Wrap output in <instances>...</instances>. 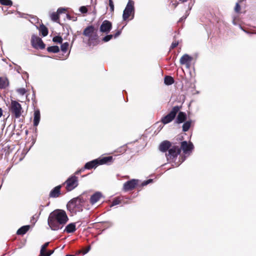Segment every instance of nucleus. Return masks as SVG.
I'll return each instance as SVG.
<instances>
[{
  "mask_svg": "<svg viewBox=\"0 0 256 256\" xmlns=\"http://www.w3.org/2000/svg\"><path fill=\"white\" fill-rule=\"evenodd\" d=\"M68 220L66 212L62 210L56 209L51 212L48 219V224L52 230L62 229Z\"/></svg>",
  "mask_w": 256,
  "mask_h": 256,
  "instance_id": "nucleus-1",
  "label": "nucleus"
},
{
  "mask_svg": "<svg viewBox=\"0 0 256 256\" xmlns=\"http://www.w3.org/2000/svg\"><path fill=\"white\" fill-rule=\"evenodd\" d=\"M134 4V2L133 0H128L123 12L122 19L124 20H126L130 16H132L131 20L134 18L135 12Z\"/></svg>",
  "mask_w": 256,
  "mask_h": 256,
  "instance_id": "nucleus-2",
  "label": "nucleus"
},
{
  "mask_svg": "<svg viewBox=\"0 0 256 256\" xmlns=\"http://www.w3.org/2000/svg\"><path fill=\"white\" fill-rule=\"evenodd\" d=\"M97 30L98 29L96 28L94 26L90 25L84 28L82 34L88 38L89 40H97L98 38Z\"/></svg>",
  "mask_w": 256,
  "mask_h": 256,
  "instance_id": "nucleus-3",
  "label": "nucleus"
},
{
  "mask_svg": "<svg viewBox=\"0 0 256 256\" xmlns=\"http://www.w3.org/2000/svg\"><path fill=\"white\" fill-rule=\"evenodd\" d=\"M165 155L168 162L176 159L181 152V148L177 146H172Z\"/></svg>",
  "mask_w": 256,
  "mask_h": 256,
  "instance_id": "nucleus-4",
  "label": "nucleus"
},
{
  "mask_svg": "<svg viewBox=\"0 0 256 256\" xmlns=\"http://www.w3.org/2000/svg\"><path fill=\"white\" fill-rule=\"evenodd\" d=\"M180 108V106H176L172 108L171 111L166 116H164L161 122L164 124H167L174 120L177 113L178 112Z\"/></svg>",
  "mask_w": 256,
  "mask_h": 256,
  "instance_id": "nucleus-5",
  "label": "nucleus"
},
{
  "mask_svg": "<svg viewBox=\"0 0 256 256\" xmlns=\"http://www.w3.org/2000/svg\"><path fill=\"white\" fill-rule=\"evenodd\" d=\"M66 184V188L68 192H70L78 185V178L75 175L70 176L64 182Z\"/></svg>",
  "mask_w": 256,
  "mask_h": 256,
  "instance_id": "nucleus-6",
  "label": "nucleus"
},
{
  "mask_svg": "<svg viewBox=\"0 0 256 256\" xmlns=\"http://www.w3.org/2000/svg\"><path fill=\"white\" fill-rule=\"evenodd\" d=\"M76 200H74L72 198L67 204V209L70 212H72L74 211L75 212H80L82 211L83 205L78 203Z\"/></svg>",
  "mask_w": 256,
  "mask_h": 256,
  "instance_id": "nucleus-7",
  "label": "nucleus"
},
{
  "mask_svg": "<svg viewBox=\"0 0 256 256\" xmlns=\"http://www.w3.org/2000/svg\"><path fill=\"white\" fill-rule=\"evenodd\" d=\"M10 111L16 118H18L22 114V108L21 104L16 100H12Z\"/></svg>",
  "mask_w": 256,
  "mask_h": 256,
  "instance_id": "nucleus-8",
  "label": "nucleus"
},
{
  "mask_svg": "<svg viewBox=\"0 0 256 256\" xmlns=\"http://www.w3.org/2000/svg\"><path fill=\"white\" fill-rule=\"evenodd\" d=\"M31 44L32 47L36 49L43 50L46 46L42 38L34 34L32 36Z\"/></svg>",
  "mask_w": 256,
  "mask_h": 256,
  "instance_id": "nucleus-9",
  "label": "nucleus"
},
{
  "mask_svg": "<svg viewBox=\"0 0 256 256\" xmlns=\"http://www.w3.org/2000/svg\"><path fill=\"white\" fill-rule=\"evenodd\" d=\"M181 150H182L183 152L186 154H190L194 148L193 144L190 142H188L186 141H182L181 142Z\"/></svg>",
  "mask_w": 256,
  "mask_h": 256,
  "instance_id": "nucleus-10",
  "label": "nucleus"
},
{
  "mask_svg": "<svg viewBox=\"0 0 256 256\" xmlns=\"http://www.w3.org/2000/svg\"><path fill=\"white\" fill-rule=\"evenodd\" d=\"M138 180L132 179L124 182L123 185L122 190L124 192H128L134 189L138 184Z\"/></svg>",
  "mask_w": 256,
  "mask_h": 256,
  "instance_id": "nucleus-11",
  "label": "nucleus"
},
{
  "mask_svg": "<svg viewBox=\"0 0 256 256\" xmlns=\"http://www.w3.org/2000/svg\"><path fill=\"white\" fill-rule=\"evenodd\" d=\"M112 28V24L108 20H104L102 22L100 26V30L102 32L108 34Z\"/></svg>",
  "mask_w": 256,
  "mask_h": 256,
  "instance_id": "nucleus-12",
  "label": "nucleus"
},
{
  "mask_svg": "<svg viewBox=\"0 0 256 256\" xmlns=\"http://www.w3.org/2000/svg\"><path fill=\"white\" fill-rule=\"evenodd\" d=\"M171 142L168 140L162 142L159 146V150L162 152H166L172 146Z\"/></svg>",
  "mask_w": 256,
  "mask_h": 256,
  "instance_id": "nucleus-13",
  "label": "nucleus"
},
{
  "mask_svg": "<svg viewBox=\"0 0 256 256\" xmlns=\"http://www.w3.org/2000/svg\"><path fill=\"white\" fill-rule=\"evenodd\" d=\"M192 60V56L188 54H184L181 57L180 62L181 64H186L188 67H189Z\"/></svg>",
  "mask_w": 256,
  "mask_h": 256,
  "instance_id": "nucleus-14",
  "label": "nucleus"
},
{
  "mask_svg": "<svg viewBox=\"0 0 256 256\" xmlns=\"http://www.w3.org/2000/svg\"><path fill=\"white\" fill-rule=\"evenodd\" d=\"M103 196L102 194L100 192H96L91 196L90 198V203L93 205L97 202L100 198Z\"/></svg>",
  "mask_w": 256,
  "mask_h": 256,
  "instance_id": "nucleus-15",
  "label": "nucleus"
},
{
  "mask_svg": "<svg viewBox=\"0 0 256 256\" xmlns=\"http://www.w3.org/2000/svg\"><path fill=\"white\" fill-rule=\"evenodd\" d=\"M98 159V166L105 164H110L112 162L113 158L112 156H108L102 158H99Z\"/></svg>",
  "mask_w": 256,
  "mask_h": 256,
  "instance_id": "nucleus-16",
  "label": "nucleus"
},
{
  "mask_svg": "<svg viewBox=\"0 0 256 256\" xmlns=\"http://www.w3.org/2000/svg\"><path fill=\"white\" fill-rule=\"evenodd\" d=\"M98 166V159L96 158L86 163L84 166V168L85 170H91L92 168H96Z\"/></svg>",
  "mask_w": 256,
  "mask_h": 256,
  "instance_id": "nucleus-17",
  "label": "nucleus"
},
{
  "mask_svg": "<svg viewBox=\"0 0 256 256\" xmlns=\"http://www.w3.org/2000/svg\"><path fill=\"white\" fill-rule=\"evenodd\" d=\"M62 186L58 185L54 188L50 193V198H58L60 194V188Z\"/></svg>",
  "mask_w": 256,
  "mask_h": 256,
  "instance_id": "nucleus-18",
  "label": "nucleus"
},
{
  "mask_svg": "<svg viewBox=\"0 0 256 256\" xmlns=\"http://www.w3.org/2000/svg\"><path fill=\"white\" fill-rule=\"evenodd\" d=\"M34 126L36 127L38 125L40 120V113L39 109L34 110Z\"/></svg>",
  "mask_w": 256,
  "mask_h": 256,
  "instance_id": "nucleus-19",
  "label": "nucleus"
},
{
  "mask_svg": "<svg viewBox=\"0 0 256 256\" xmlns=\"http://www.w3.org/2000/svg\"><path fill=\"white\" fill-rule=\"evenodd\" d=\"M10 85L8 79L6 77H0V89H6Z\"/></svg>",
  "mask_w": 256,
  "mask_h": 256,
  "instance_id": "nucleus-20",
  "label": "nucleus"
},
{
  "mask_svg": "<svg viewBox=\"0 0 256 256\" xmlns=\"http://www.w3.org/2000/svg\"><path fill=\"white\" fill-rule=\"evenodd\" d=\"M186 112H180L178 114V115L176 117V122L177 124H181L185 122L186 120Z\"/></svg>",
  "mask_w": 256,
  "mask_h": 256,
  "instance_id": "nucleus-21",
  "label": "nucleus"
},
{
  "mask_svg": "<svg viewBox=\"0 0 256 256\" xmlns=\"http://www.w3.org/2000/svg\"><path fill=\"white\" fill-rule=\"evenodd\" d=\"M76 224L72 222L68 224L65 228L64 232H66L68 233H72L76 231Z\"/></svg>",
  "mask_w": 256,
  "mask_h": 256,
  "instance_id": "nucleus-22",
  "label": "nucleus"
},
{
  "mask_svg": "<svg viewBox=\"0 0 256 256\" xmlns=\"http://www.w3.org/2000/svg\"><path fill=\"white\" fill-rule=\"evenodd\" d=\"M30 228V225H26L22 226L16 232V234L18 235H24L29 230Z\"/></svg>",
  "mask_w": 256,
  "mask_h": 256,
  "instance_id": "nucleus-23",
  "label": "nucleus"
},
{
  "mask_svg": "<svg viewBox=\"0 0 256 256\" xmlns=\"http://www.w3.org/2000/svg\"><path fill=\"white\" fill-rule=\"evenodd\" d=\"M38 30L43 36H46L48 34V29L43 24H40Z\"/></svg>",
  "mask_w": 256,
  "mask_h": 256,
  "instance_id": "nucleus-24",
  "label": "nucleus"
},
{
  "mask_svg": "<svg viewBox=\"0 0 256 256\" xmlns=\"http://www.w3.org/2000/svg\"><path fill=\"white\" fill-rule=\"evenodd\" d=\"M174 82V78L171 76H166L164 78V83L166 85L170 86Z\"/></svg>",
  "mask_w": 256,
  "mask_h": 256,
  "instance_id": "nucleus-25",
  "label": "nucleus"
},
{
  "mask_svg": "<svg viewBox=\"0 0 256 256\" xmlns=\"http://www.w3.org/2000/svg\"><path fill=\"white\" fill-rule=\"evenodd\" d=\"M48 52L52 53H58L60 52V48L57 46H50L47 48Z\"/></svg>",
  "mask_w": 256,
  "mask_h": 256,
  "instance_id": "nucleus-26",
  "label": "nucleus"
},
{
  "mask_svg": "<svg viewBox=\"0 0 256 256\" xmlns=\"http://www.w3.org/2000/svg\"><path fill=\"white\" fill-rule=\"evenodd\" d=\"M191 125V121L188 120L184 122L182 125V131L184 132H186L188 131L189 128L190 127Z\"/></svg>",
  "mask_w": 256,
  "mask_h": 256,
  "instance_id": "nucleus-27",
  "label": "nucleus"
},
{
  "mask_svg": "<svg viewBox=\"0 0 256 256\" xmlns=\"http://www.w3.org/2000/svg\"><path fill=\"white\" fill-rule=\"evenodd\" d=\"M51 20L54 22H57L59 20V16L56 12H53L50 14Z\"/></svg>",
  "mask_w": 256,
  "mask_h": 256,
  "instance_id": "nucleus-28",
  "label": "nucleus"
},
{
  "mask_svg": "<svg viewBox=\"0 0 256 256\" xmlns=\"http://www.w3.org/2000/svg\"><path fill=\"white\" fill-rule=\"evenodd\" d=\"M74 200H76L78 203H80L84 206V204L86 201V200L82 196H80L76 198H73Z\"/></svg>",
  "mask_w": 256,
  "mask_h": 256,
  "instance_id": "nucleus-29",
  "label": "nucleus"
},
{
  "mask_svg": "<svg viewBox=\"0 0 256 256\" xmlns=\"http://www.w3.org/2000/svg\"><path fill=\"white\" fill-rule=\"evenodd\" d=\"M61 44H62L61 46H60L61 50L63 52H66L67 51L68 46H69L68 43V42H66L63 44L62 43Z\"/></svg>",
  "mask_w": 256,
  "mask_h": 256,
  "instance_id": "nucleus-30",
  "label": "nucleus"
},
{
  "mask_svg": "<svg viewBox=\"0 0 256 256\" xmlns=\"http://www.w3.org/2000/svg\"><path fill=\"white\" fill-rule=\"evenodd\" d=\"M0 3L2 5L11 6L12 4V2L11 0H0Z\"/></svg>",
  "mask_w": 256,
  "mask_h": 256,
  "instance_id": "nucleus-31",
  "label": "nucleus"
},
{
  "mask_svg": "<svg viewBox=\"0 0 256 256\" xmlns=\"http://www.w3.org/2000/svg\"><path fill=\"white\" fill-rule=\"evenodd\" d=\"M49 242H46L44 245L42 246V248L40 249V254L41 256H42L46 251V248L48 246Z\"/></svg>",
  "mask_w": 256,
  "mask_h": 256,
  "instance_id": "nucleus-32",
  "label": "nucleus"
},
{
  "mask_svg": "<svg viewBox=\"0 0 256 256\" xmlns=\"http://www.w3.org/2000/svg\"><path fill=\"white\" fill-rule=\"evenodd\" d=\"M52 41L54 42H57L58 44H62V38L60 36H55L52 38Z\"/></svg>",
  "mask_w": 256,
  "mask_h": 256,
  "instance_id": "nucleus-33",
  "label": "nucleus"
},
{
  "mask_svg": "<svg viewBox=\"0 0 256 256\" xmlns=\"http://www.w3.org/2000/svg\"><path fill=\"white\" fill-rule=\"evenodd\" d=\"M16 92L21 96H24L26 94V90L24 88H19L16 90Z\"/></svg>",
  "mask_w": 256,
  "mask_h": 256,
  "instance_id": "nucleus-34",
  "label": "nucleus"
},
{
  "mask_svg": "<svg viewBox=\"0 0 256 256\" xmlns=\"http://www.w3.org/2000/svg\"><path fill=\"white\" fill-rule=\"evenodd\" d=\"M120 203V200L118 198H115L112 201V204L110 206V207L112 208L114 206L119 204Z\"/></svg>",
  "mask_w": 256,
  "mask_h": 256,
  "instance_id": "nucleus-35",
  "label": "nucleus"
},
{
  "mask_svg": "<svg viewBox=\"0 0 256 256\" xmlns=\"http://www.w3.org/2000/svg\"><path fill=\"white\" fill-rule=\"evenodd\" d=\"M113 38V34H107L105 36H104L102 40L105 42H108Z\"/></svg>",
  "mask_w": 256,
  "mask_h": 256,
  "instance_id": "nucleus-36",
  "label": "nucleus"
},
{
  "mask_svg": "<svg viewBox=\"0 0 256 256\" xmlns=\"http://www.w3.org/2000/svg\"><path fill=\"white\" fill-rule=\"evenodd\" d=\"M109 6L110 7V10L111 12L114 11V4L112 0H108Z\"/></svg>",
  "mask_w": 256,
  "mask_h": 256,
  "instance_id": "nucleus-37",
  "label": "nucleus"
},
{
  "mask_svg": "<svg viewBox=\"0 0 256 256\" xmlns=\"http://www.w3.org/2000/svg\"><path fill=\"white\" fill-rule=\"evenodd\" d=\"M80 11L82 14H86L88 12V8L86 6H82L80 8Z\"/></svg>",
  "mask_w": 256,
  "mask_h": 256,
  "instance_id": "nucleus-38",
  "label": "nucleus"
},
{
  "mask_svg": "<svg viewBox=\"0 0 256 256\" xmlns=\"http://www.w3.org/2000/svg\"><path fill=\"white\" fill-rule=\"evenodd\" d=\"M152 181H153L152 179H148V180H144V182H142V186H146L148 185V184L152 182Z\"/></svg>",
  "mask_w": 256,
  "mask_h": 256,
  "instance_id": "nucleus-39",
  "label": "nucleus"
},
{
  "mask_svg": "<svg viewBox=\"0 0 256 256\" xmlns=\"http://www.w3.org/2000/svg\"><path fill=\"white\" fill-rule=\"evenodd\" d=\"M66 9L64 8H60L57 10V14H58V15L59 16L60 14H62L64 11H66Z\"/></svg>",
  "mask_w": 256,
  "mask_h": 256,
  "instance_id": "nucleus-40",
  "label": "nucleus"
},
{
  "mask_svg": "<svg viewBox=\"0 0 256 256\" xmlns=\"http://www.w3.org/2000/svg\"><path fill=\"white\" fill-rule=\"evenodd\" d=\"M178 44V41L173 42L170 46V48L173 49V48H175L176 47Z\"/></svg>",
  "mask_w": 256,
  "mask_h": 256,
  "instance_id": "nucleus-41",
  "label": "nucleus"
},
{
  "mask_svg": "<svg viewBox=\"0 0 256 256\" xmlns=\"http://www.w3.org/2000/svg\"><path fill=\"white\" fill-rule=\"evenodd\" d=\"M240 10V6L238 2L236 4L234 10L236 12H239Z\"/></svg>",
  "mask_w": 256,
  "mask_h": 256,
  "instance_id": "nucleus-42",
  "label": "nucleus"
},
{
  "mask_svg": "<svg viewBox=\"0 0 256 256\" xmlns=\"http://www.w3.org/2000/svg\"><path fill=\"white\" fill-rule=\"evenodd\" d=\"M85 168H84V166L83 168H82L80 169V170H77L74 174V175H78L79 174H80L81 172H84L85 170Z\"/></svg>",
  "mask_w": 256,
  "mask_h": 256,
  "instance_id": "nucleus-43",
  "label": "nucleus"
},
{
  "mask_svg": "<svg viewBox=\"0 0 256 256\" xmlns=\"http://www.w3.org/2000/svg\"><path fill=\"white\" fill-rule=\"evenodd\" d=\"M54 250H48L42 256H50L51 254H53Z\"/></svg>",
  "mask_w": 256,
  "mask_h": 256,
  "instance_id": "nucleus-44",
  "label": "nucleus"
},
{
  "mask_svg": "<svg viewBox=\"0 0 256 256\" xmlns=\"http://www.w3.org/2000/svg\"><path fill=\"white\" fill-rule=\"evenodd\" d=\"M121 33L122 30H119L116 32V34L114 35H113V37H114V38H116L121 34Z\"/></svg>",
  "mask_w": 256,
  "mask_h": 256,
  "instance_id": "nucleus-45",
  "label": "nucleus"
},
{
  "mask_svg": "<svg viewBox=\"0 0 256 256\" xmlns=\"http://www.w3.org/2000/svg\"><path fill=\"white\" fill-rule=\"evenodd\" d=\"M91 248H90V246H88L86 250H84V251L83 252V254H87L90 250Z\"/></svg>",
  "mask_w": 256,
  "mask_h": 256,
  "instance_id": "nucleus-46",
  "label": "nucleus"
},
{
  "mask_svg": "<svg viewBox=\"0 0 256 256\" xmlns=\"http://www.w3.org/2000/svg\"><path fill=\"white\" fill-rule=\"evenodd\" d=\"M244 31L248 34H256V32H249V31H248V30H244Z\"/></svg>",
  "mask_w": 256,
  "mask_h": 256,
  "instance_id": "nucleus-47",
  "label": "nucleus"
},
{
  "mask_svg": "<svg viewBox=\"0 0 256 256\" xmlns=\"http://www.w3.org/2000/svg\"><path fill=\"white\" fill-rule=\"evenodd\" d=\"M186 16H182V17L178 20V22H182L186 18Z\"/></svg>",
  "mask_w": 256,
  "mask_h": 256,
  "instance_id": "nucleus-48",
  "label": "nucleus"
},
{
  "mask_svg": "<svg viewBox=\"0 0 256 256\" xmlns=\"http://www.w3.org/2000/svg\"><path fill=\"white\" fill-rule=\"evenodd\" d=\"M66 18L70 20H71V19H72V16H70V15L69 14H66Z\"/></svg>",
  "mask_w": 256,
  "mask_h": 256,
  "instance_id": "nucleus-49",
  "label": "nucleus"
},
{
  "mask_svg": "<svg viewBox=\"0 0 256 256\" xmlns=\"http://www.w3.org/2000/svg\"><path fill=\"white\" fill-rule=\"evenodd\" d=\"M193 4H194V2H192V4H188V7H189V8H190V9L192 8V6Z\"/></svg>",
  "mask_w": 256,
  "mask_h": 256,
  "instance_id": "nucleus-50",
  "label": "nucleus"
},
{
  "mask_svg": "<svg viewBox=\"0 0 256 256\" xmlns=\"http://www.w3.org/2000/svg\"><path fill=\"white\" fill-rule=\"evenodd\" d=\"M71 20L76 21L77 20V18L76 16H72V19H71Z\"/></svg>",
  "mask_w": 256,
  "mask_h": 256,
  "instance_id": "nucleus-51",
  "label": "nucleus"
},
{
  "mask_svg": "<svg viewBox=\"0 0 256 256\" xmlns=\"http://www.w3.org/2000/svg\"><path fill=\"white\" fill-rule=\"evenodd\" d=\"M2 112L1 108H0V117L2 116Z\"/></svg>",
  "mask_w": 256,
  "mask_h": 256,
  "instance_id": "nucleus-52",
  "label": "nucleus"
},
{
  "mask_svg": "<svg viewBox=\"0 0 256 256\" xmlns=\"http://www.w3.org/2000/svg\"><path fill=\"white\" fill-rule=\"evenodd\" d=\"M66 256H75L73 255V254H66Z\"/></svg>",
  "mask_w": 256,
  "mask_h": 256,
  "instance_id": "nucleus-53",
  "label": "nucleus"
},
{
  "mask_svg": "<svg viewBox=\"0 0 256 256\" xmlns=\"http://www.w3.org/2000/svg\"><path fill=\"white\" fill-rule=\"evenodd\" d=\"M10 168H8L7 169V171L10 170Z\"/></svg>",
  "mask_w": 256,
  "mask_h": 256,
  "instance_id": "nucleus-54",
  "label": "nucleus"
},
{
  "mask_svg": "<svg viewBox=\"0 0 256 256\" xmlns=\"http://www.w3.org/2000/svg\"><path fill=\"white\" fill-rule=\"evenodd\" d=\"M180 165V164H178L176 165V166H179Z\"/></svg>",
  "mask_w": 256,
  "mask_h": 256,
  "instance_id": "nucleus-55",
  "label": "nucleus"
},
{
  "mask_svg": "<svg viewBox=\"0 0 256 256\" xmlns=\"http://www.w3.org/2000/svg\"><path fill=\"white\" fill-rule=\"evenodd\" d=\"M182 162H183L182 161V162H180V164H182Z\"/></svg>",
  "mask_w": 256,
  "mask_h": 256,
  "instance_id": "nucleus-56",
  "label": "nucleus"
},
{
  "mask_svg": "<svg viewBox=\"0 0 256 256\" xmlns=\"http://www.w3.org/2000/svg\"><path fill=\"white\" fill-rule=\"evenodd\" d=\"M182 162H183L182 161V162H180V164H182Z\"/></svg>",
  "mask_w": 256,
  "mask_h": 256,
  "instance_id": "nucleus-57",
  "label": "nucleus"
}]
</instances>
